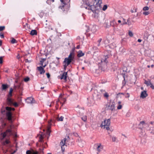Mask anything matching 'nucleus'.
Here are the masks:
<instances>
[{"mask_svg":"<svg viewBox=\"0 0 154 154\" xmlns=\"http://www.w3.org/2000/svg\"><path fill=\"white\" fill-rule=\"evenodd\" d=\"M61 98L62 99V96L60 95L59 96L58 100H57L56 101V108L57 109V108H58V107L59 106V102L60 103V101H61Z\"/></svg>","mask_w":154,"mask_h":154,"instance_id":"23","label":"nucleus"},{"mask_svg":"<svg viewBox=\"0 0 154 154\" xmlns=\"http://www.w3.org/2000/svg\"><path fill=\"white\" fill-rule=\"evenodd\" d=\"M38 152L37 151H34L33 150L32 151V154H38Z\"/></svg>","mask_w":154,"mask_h":154,"instance_id":"49","label":"nucleus"},{"mask_svg":"<svg viewBox=\"0 0 154 154\" xmlns=\"http://www.w3.org/2000/svg\"><path fill=\"white\" fill-rule=\"evenodd\" d=\"M37 69L40 72L41 74H43L45 72V70L43 67L42 66L37 67Z\"/></svg>","mask_w":154,"mask_h":154,"instance_id":"16","label":"nucleus"},{"mask_svg":"<svg viewBox=\"0 0 154 154\" xmlns=\"http://www.w3.org/2000/svg\"><path fill=\"white\" fill-rule=\"evenodd\" d=\"M143 14L145 15H147L149 14V12L148 11H144L143 13Z\"/></svg>","mask_w":154,"mask_h":154,"instance_id":"47","label":"nucleus"},{"mask_svg":"<svg viewBox=\"0 0 154 154\" xmlns=\"http://www.w3.org/2000/svg\"><path fill=\"white\" fill-rule=\"evenodd\" d=\"M121 102L119 101L118 102V106H117V109H121L122 108V106L121 105Z\"/></svg>","mask_w":154,"mask_h":154,"instance_id":"34","label":"nucleus"},{"mask_svg":"<svg viewBox=\"0 0 154 154\" xmlns=\"http://www.w3.org/2000/svg\"><path fill=\"white\" fill-rule=\"evenodd\" d=\"M81 118L83 121L85 122L87 120V117L86 116H85L82 117Z\"/></svg>","mask_w":154,"mask_h":154,"instance_id":"36","label":"nucleus"},{"mask_svg":"<svg viewBox=\"0 0 154 154\" xmlns=\"http://www.w3.org/2000/svg\"><path fill=\"white\" fill-rule=\"evenodd\" d=\"M66 138H64L61 140L60 142V145L61 147V149L63 152L64 151L65 147V146H66Z\"/></svg>","mask_w":154,"mask_h":154,"instance_id":"9","label":"nucleus"},{"mask_svg":"<svg viewBox=\"0 0 154 154\" xmlns=\"http://www.w3.org/2000/svg\"><path fill=\"white\" fill-rule=\"evenodd\" d=\"M86 6H85V8L87 9L90 10L93 13H94L95 11H98V9H97V8L95 5H86Z\"/></svg>","mask_w":154,"mask_h":154,"instance_id":"3","label":"nucleus"},{"mask_svg":"<svg viewBox=\"0 0 154 154\" xmlns=\"http://www.w3.org/2000/svg\"><path fill=\"white\" fill-rule=\"evenodd\" d=\"M107 109L112 111L114 109V102H110L109 103V104L107 105L106 106Z\"/></svg>","mask_w":154,"mask_h":154,"instance_id":"11","label":"nucleus"},{"mask_svg":"<svg viewBox=\"0 0 154 154\" xmlns=\"http://www.w3.org/2000/svg\"><path fill=\"white\" fill-rule=\"evenodd\" d=\"M127 24H128L129 26H130L131 25V22L129 20H127Z\"/></svg>","mask_w":154,"mask_h":154,"instance_id":"50","label":"nucleus"},{"mask_svg":"<svg viewBox=\"0 0 154 154\" xmlns=\"http://www.w3.org/2000/svg\"><path fill=\"white\" fill-rule=\"evenodd\" d=\"M144 84L146 85L147 86L150 85L152 84L150 80L149 79H147V80H144Z\"/></svg>","mask_w":154,"mask_h":154,"instance_id":"22","label":"nucleus"},{"mask_svg":"<svg viewBox=\"0 0 154 154\" xmlns=\"http://www.w3.org/2000/svg\"><path fill=\"white\" fill-rule=\"evenodd\" d=\"M13 89L12 88H11L8 97H11L12 96V93L13 91Z\"/></svg>","mask_w":154,"mask_h":154,"instance_id":"31","label":"nucleus"},{"mask_svg":"<svg viewBox=\"0 0 154 154\" xmlns=\"http://www.w3.org/2000/svg\"><path fill=\"white\" fill-rule=\"evenodd\" d=\"M112 141L115 142L116 141L117 138L116 137L113 136L112 137Z\"/></svg>","mask_w":154,"mask_h":154,"instance_id":"41","label":"nucleus"},{"mask_svg":"<svg viewBox=\"0 0 154 154\" xmlns=\"http://www.w3.org/2000/svg\"><path fill=\"white\" fill-rule=\"evenodd\" d=\"M94 147L96 148L97 151L98 152L97 154H98L102 149L103 146L100 143H97L94 145Z\"/></svg>","mask_w":154,"mask_h":154,"instance_id":"8","label":"nucleus"},{"mask_svg":"<svg viewBox=\"0 0 154 154\" xmlns=\"http://www.w3.org/2000/svg\"><path fill=\"white\" fill-rule=\"evenodd\" d=\"M63 63L64 64L63 67H67V66L69 65H67V64L66 63Z\"/></svg>","mask_w":154,"mask_h":154,"instance_id":"56","label":"nucleus"},{"mask_svg":"<svg viewBox=\"0 0 154 154\" xmlns=\"http://www.w3.org/2000/svg\"><path fill=\"white\" fill-rule=\"evenodd\" d=\"M72 61L71 60V59L66 57L65 58L64 60L63 61V63H66L67 64V65H69Z\"/></svg>","mask_w":154,"mask_h":154,"instance_id":"20","label":"nucleus"},{"mask_svg":"<svg viewBox=\"0 0 154 154\" xmlns=\"http://www.w3.org/2000/svg\"><path fill=\"white\" fill-rule=\"evenodd\" d=\"M137 41L138 42H141L142 41V40L140 39H138V40H137Z\"/></svg>","mask_w":154,"mask_h":154,"instance_id":"62","label":"nucleus"},{"mask_svg":"<svg viewBox=\"0 0 154 154\" xmlns=\"http://www.w3.org/2000/svg\"><path fill=\"white\" fill-rule=\"evenodd\" d=\"M144 123H145V122L143 121H141V122H140V124H142V125L144 124Z\"/></svg>","mask_w":154,"mask_h":154,"instance_id":"61","label":"nucleus"},{"mask_svg":"<svg viewBox=\"0 0 154 154\" xmlns=\"http://www.w3.org/2000/svg\"><path fill=\"white\" fill-rule=\"evenodd\" d=\"M61 2V6H60L59 8H60L63 11H64V7L70 1V0H60Z\"/></svg>","mask_w":154,"mask_h":154,"instance_id":"4","label":"nucleus"},{"mask_svg":"<svg viewBox=\"0 0 154 154\" xmlns=\"http://www.w3.org/2000/svg\"><path fill=\"white\" fill-rule=\"evenodd\" d=\"M107 5H104L102 8L103 10L104 11H105L107 9Z\"/></svg>","mask_w":154,"mask_h":154,"instance_id":"39","label":"nucleus"},{"mask_svg":"<svg viewBox=\"0 0 154 154\" xmlns=\"http://www.w3.org/2000/svg\"><path fill=\"white\" fill-rule=\"evenodd\" d=\"M98 11H95L94 13V16L95 18H97L98 16Z\"/></svg>","mask_w":154,"mask_h":154,"instance_id":"35","label":"nucleus"},{"mask_svg":"<svg viewBox=\"0 0 154 154\" xmlns=\"http://www.w3.org/2000/svg\"><path fill=\"white\" fill-rule=\"evenodd\" d=\"M50 126H49L48 127V129L47 130L46 134L48 136V137L50 136V133H51V130H50Z\"/></svg>","mask_w":154,"mask_h":154,"instance_id":"28","label":"nucleus"},{"mask_svg":"<svg viewBox=\"0 0 154 154\" xmlns=\"http://www.w3.org/2000/svg\"><path fill=\"white\" fill-rule=\"evenodd\" d=\"M10 143V141L8 139H7L5 141L2 142V143L3 146H6Z\"/></svg>","mask_w":154,"mask_h":154,"instance_id":"26","label":"nucleus"},{"mask_svg":"<svg viewBox=\"0 0 154 154\" xmlns=\"http://www.w3.org/2000/svg\"><path fill=\"white\" fill-rule=\"evenodd\" d=\"M37 31L35 30H32L31 31L30 34L32 35H37Z\"/></svg>","mask_w":154,"mask_h":154,"instance_id":"27","label":"nucleus"},{"mask_svg":"<svg viewBox=\"0 0 154 154\" xmlns=\"http://www.w3.org/2000/svg\"><path fill=\"white\" fill-rule=\"evenodd\" d=\"M17 150V149L16 150H14L13 152L11 153V154H14L15 153Z\"/></svg>","mask_w":154,"mask_h":154,"instance_id":"60","label":"nucleus"},{"mask_svg":"<svg viewBox=\"0 0 154 154\" xmlns=\"http://www.w3.org/2000/svg\"><path fill=\"white\" fill-rule=\"evenodd\" d=\"M10 127L11 129H8L6 130V132H5L2 134V137L1 138V140H3L6 137L7 135V133H9V135H13L15 137H17V134L16 132H13L11 130V128L13 127H14V126L11 125Z\"/></svg>","mask_w":154,"mask_h":154,"instance_id":"1","label":"nucleus"},{"mask_svg":"<svg viewBox=\"0 0 154 154\" xmlns=\"http://www.w3.org/2000/svg\"><path fill=\"white\" fill-rule=\"evenodd\" d=\"M33 98L31 97H28L26 100V102L28 103H33Z\"/></svg>","mask_w":154,"mask_h":154,"instance_id":"19","label":"nucleus"},{"mask_svg":"<svg viewBox=\"0 0 154 154\" xmlns=\"http://www.w3.org/2000/svg\"><path fill=\"white\" fill-rule=\"evenodd\" d=\"M75 57V53L74 49H73L72 51L70 52V54L67 58L71 59L72 61H73Z\"/></svg>","mask_w":154,"mask_h":154,"instance_id":"12","label":"nucleus"},{"mask_svg":"<svg viewBox=\"0 0 154 154\" xmlns=\"http://www.w3.org/2000/svg\"><path fill=\"white\" fill-rule=\"evenodd\" d=\"M95 1L97 2L95 5L97 7V9H98V10L101 9L102 8V0H95Z\"/></svg>","mask_w":154,"mask_h":154,"instance_id":"10","label":"nucleus"},{"mask_svg":"<svg viewBox=\"0 0 154 154\" xmlns=\"http://www.w3.org/2000/svg\"><path fill=\"white\" fill-rule=\"evenodd\" d=\"M29 80H30L29 78V77H27L25 78H24V80L25 82H27L29 81Z\"/></svg>","mask_w":154,"mask_h":154,"instance_id":"38","label":"nucleus"},{"mask_svg":"<svg viewBox=\"0 0 154 154\" xmlns=\"http://www.w3.org/2000/svg\"><path fill=\"white\" fill-rule=\"evenodd\" d=\"M5 29V26H0V31H1L4 30Z\"/></svg>","mask_w":154,"mask_h":154,"instance_id":"44","label":"nucleus"},{"mask_svg":"<svg viewBox=\"0 0 154 154\" xmlns=\"http://www.w3.org/2000/svg\"><path fill=\"white\" fill-rule=\"evenodd\" d=\"M67 72H63L62 75H61L60 79H64L65 81H66L67 80L66 79L67 77Z\"/></svg>","mask_w":154,"mask_h":154,"instance_id":"17","label":"nucleus"},{"mask_svg":"<svg viewBox=\"0 0 154 154\" xmlns=\"http://www.w3.org/2000/svg\"><path fill=\"white\" fill-rule=\"evenodd\" d=\"M7 102L9 105H11L13 104V100L11 99V97H8Z\"/></svg>","mask_w":154,"mask_h":154,"instance_id":"14","label":"nucleus"},{"mask_svg":"<svg viewBox=\"0 0 154 154\" xmlns=\"http://www.w3.org/2000/svg\"><path fill=\"white\" fill-rule=\"evenodd\" d=\"M110 124V119H108L104 120V121L102 122L100 125V127L103 128H106V130H109V126Z\"/></svg>","mask_w":154,"mask_h":154,"instance_id":"2","label":"nucleus"},{"mask_svg":"<svg viewBox=\"0 0 154 154\" xmlns=\"http://www.w3.org/2000/svg\"><path fill=\"white\" fill-rule=\"evenodd\" d=\"M125 97L126 98H127V97H130V95H129V94L128 93H127V94H126L125 95Z\"/></svg>","mask_w":154,"mask_h":154,"instance_id":"52","label":"nucleus"},{"mask_svg":"<svg viewBox=\"0 0 154 154\" xmlns=\"http://www.w3.org/2000/svg\"><path fill=\"white\" fill-rule=\"evenodd\" d=\"M3 120V119L2 118L0 119V122H1L2 128H4L6 125V123Z\"/></svg>","mask_w":154,"mask_h":154,"instance_id":"21","label":"nucleus"},{"mask_svg":"<svg viewBox=\"0 0 154 154\" xmlns=\"http://www.w3.org/2000/svg\"><path fill=\"white\" fill-rule=\"evenodd\" d=\"M46 75H47V77L48 78H49L50 77V74L49 73H47Z\"/></svg>","mask_w":154,"mask_h":154,"instance_id":"59","label":"nucleus"},{"mask_svg":"<svg viewBox=\"0 0 154 154\" xmlns=\"http://www.w3.org/2000/svg\"><path fill=\"white\" fill-rule=\"evenodd\" d=\"M148 95L146 92V91H144L141 92L140 97L141 98L144 99Z\"/></svg>","mask_w":154,"mask_h":154,"instance_id":"18","label":"nucleus"},{"mask_svg":"<svg viewBox=\"0 0 154 154\" xmlns=\"http://www.w3.org/2000/svg\"><path fill=\"white\" fill-rule=\"evenodd\" d=\"M104 96L106 98H108L109 95L106 92L104 94Z\"/></svg>","mask_w":154,"mask_h":154,"instance_id":"48","label":"nucleus"},{"mask_svg":"<svg viewBox=\"0 0 154 154\" xmlns=\"http://www.w3.org/2000/svg\"><path fill=\"white\" fill-rule=\"evenodd\" d=\"M3 57L1 56L0 57V64H2L3 63Z\"/></svg>","mask_w":154,"mask_h":154,"instance_id":"46","label":"nucleus"},{"mask_svg":"<svg viewBox=\"0 0 154 154\" xmlns=\"http://www.w3.org/2000/svg\"><path fill=\"white\" fill-rule=\"evenodd\" d=\"M4 71L6 72H8V70L7 69H5L4 70Z\"/></svg>","mask_w":154,"mask_h":154,"instance_id":"63","label":"nucleus"},{"mask_svg":"<svg viewBox=\"0 0 154 154\" xmlns=\"http://www.w3.org/2000/svg\"><path fill=\"white\" fill-rule=\"evenodd\" d=\"M144 38L145 40L149 41H152L153 40V36L152 34H149L147 32H146L144 35Z\"/></svg>","mask_w":154,"mask_h":154,"instance_id":"5","label":"nucleus"},{"mask_svg":"<svg viewBox=\"0 0 154 154\" xmlns=\"http://www.w3.org/2000/svg\"><path fill=\"white\" fill-rule=\"evenodd\" d=\"M149 8L148 6H145L143 8V11H146L149 10Z\"/></svg>","mask_w":154,"mask_h":154,"instance_id":"40","label":"nucleus"},{"mask_svg":"<svg viewBox=\"0 0 154 154\" xmlns=\"http://www.w3.org/2000/svg\"><path fill=\"white\" fill-rule=\"evenodd\" d=\"M0 35L1 38H4V36L3 34L2 33H1L0 34Z\"/></svg>","mask_w":154,"mask_h":154,"instance_id":"53","label":"nucleus"},{"mask_svg":"<svg viewBox=\"0 0 154 154\" xmlns=\"http://www.w3.org/2000/svg\"><path fill=\"white\" fill-rule=\"evenodd\" d=\"M91 31L92 32L94 33L96 32L97 29H96V26H93L91 28Z\"/></svg>","mask_w":154,"mask_h":154,"instance_id":"33","label":"nucleus"},{"mask_svg":"<svg viewBox=\"0 0 154 154\" xmlns=\"http://www.w3.org/2000/svg\"><path fill=\"white\" fill-rule=\"evenodd\" d=\"M17 41L14 38H12V40L11 41V42L12 44H14L17 42Z\"/></svg>","mask_w":154,"mask_h":154,"instance_id":"37","label":"nucleus"},{"mask_svg":"<svg viewBox=\"0 0 154 154\" xmlns=\"http://www.w3.org/2000/svg\"><path fill=\"white\" fill-rule=\"evenodd\" d=\"M44 137V135L43 134L40 135L39 137V142H42L43 141Z\"/></svg>","mask_w":154,"mask_h":154,"instance_id":"32","label":"nucleus"},{"mask_svg":"<svg viewBox=\"0 0 154 154\" xmlns=\"http://www.w3.org/2000/svg\"><path fill=\"white\" fill-rule=\"evenodd\" d=\"M76 48L78 49H79L80 48V45H77L76 47Z\"/></svg>","mask_w":154,"mask_h":154,"instance_id":"64","label":"nucleus"},{"mask_svg":"<svg viewBox=\"0 0 154 154\" xmlns=\"http://www.w3.org/2000/svg\"><path fill=\"white\" fill-rule=\"evenodd\" d=\"M13 105L15 107H16L18 106V104L17 103H13Z\"/></svg>","mask_w":154,"mask_h":154,"instance_id":"54","label":"nucleus"},{"mask_svg":"<svg viewBox=\"0 0 154 154\" xmlns=\"http://www.w3.org/2000/svg\"><path fill=\"white\" fill-rule=\"evenodd\" d=\"M85 54L81 50H79L78 52L77 57H80L84 56Z\"/></svg>","mask_w":154,"mask_h":154,"instance_id":"25","label":"nucleus"},{"mask_svg":"<svg viewBox=\"0 0 154 154\" xmlns=\"http://www.w3.org/2000/svg\"><path fill=\"white\" fill-rule=\"evenodd\" d=\"M66 101V100L65 99L62 98V99L61 98V101H60V103L61 104V106H63V105L64 104Z\"/></svg>","mask_w":154,"mask_h":154,"instance_id":"29","label":"nucleus"},{"mask_svg":"<svg viewBox=\"0 0 154 154\" xmlns=\"http://www.w3.org/2000/svg\"><path fill=\"white\" fill-rule=\"evenodd\" d=\"M6 116L8 119L10 121L12 120V114L10 111H8L6 113Z\"/></svg>","mask_w":154,"mask_h":154,"instance_id":"15","label":"nucleus"},{"mask_svg":"<svg viewBox=\"0 0 154 154\" xmlns=\"http://www.w3.org/2000/svg\"><path fill=\"white\" fill-rule=\"evenodd\" d=\"M149 86L152 89H154V86L152 84Z\"/></svg>","mask_w":154,"mask_h":154,"instance_id":"57","label":"nucleus"},{"mask_svg":"<svg viewBox=\"0 0 154 154\" xmlns=\"http://www.w3.org/2000/svg\"><path fill=\"white\" fill-rule=\"evenodd\" d=\"M52 1L53 2H54V0H47L46 1V2L48 4H51V2Z\"/></svg>","mask_w":154,"mask_h":154,"instance_id":"42","label":"nucleus"},{"mask_svg":"<svg viewBox=\"0 0 154 154\" xmlns=\"http://www.w3.org/2000/svg\"><path fill=\"white\" fill-rule=\"evenodd\" d=\"M26 154H32V151H31L30 150H28L26 152Z\"/></svg>","mask_w":154,"mask_h":154,"instance_id":"51","label":"nucleus"},{"mask_svg":"<svg viewBox=\"0 0 154 154\" xmlns=\"http://www.w3.org/2000/svg\"><path fill=\"white\" fill-rule=\"evenodd\" d=\"M102 38H100V39H99L97 41V42L98 43H100V42H101V41H102Z\"/></svg>","mask_w":154,"mask_h":154,"instance_id":"58","label":"nucleus"},{"mask_svg":"<svg viewBox=\"0 0 154 154\" xmlns=\"http://www.w3.org/2000/svg\"><path fill=\"white\" fill-rule=\"evenodd\" d=\"M9 86L7 84H3L2 85V90L5 91L9 87Z\"/></svg>","mask_w":154,"mask_h":154,"instance_id":"24","label":"nucleus"},{"mask_svg":"<svg viewBox=\"0 0 154 154\" xmlns=\"http://www.w3.org/2000/svg\"><path fill=\"white\" fill-rule=\"evenodd\" d=\"M63 117L61 116L59 118L58 120L62 121L63 120Z\"/></svg>","mask_w":154,"mask_h":154,"instance_id":"45","label":"nucleus"},{"mask_svg":"<svg viewBox=\"0 0 154 154\" xmlns=\"http://www.w3.org/2000/svg\"><path fill=\"white\" fill-rule=\"evenodd\" d=\"M5 109L7 111H10L12 109L13 110H14V109L13 108L12 109L11 107H3L1 109V112L2 113H4L5 111Z\"/></svg>","mask_w":154,"mask_h":154,"instance_id":"13","label":"nucleus"},{"mask_svg":"<svg viewBox=\"0 0 154 154\" xmlns=\"http://www.w3.org/2000/svg\"><path fill=\"white\" fill-rule=\"evenodd\" d=\"M14 89L16 91L18 90L20 95H22V91L23 90L22 86H21V84H19L18 85L14 86Z\"/></svg>","mask_w":154,"mask_h":154,"instance_id":"7","label":"nucleus"},{"mask_svg":"<svg viewBox=\"0 0 154 154\" xmlns=\"http://www.w3.org/2000/svg\"><path fill=\"white\" fill-rule=\"evenodd\" d=\"M130 37H132L133 36V33L131 31H129V33H128Z\"/></svg>","mask_w":154,"mask_h":154,"instance_id":"43","label":"nucleus"},{"mask_svg":"<svg viewBox=\"0 0 154 154\" xmlns=\"http://www.w3.org/2000/svg\"><path fill=\"white\" fill-rule=\"evenodd\" d=\"M116 24V22L115 20H112L110 22L111 26L113 27H114Z\"/></svg>","mask_w":154,"mask_h":154,"instance_id":"30","label":"nucleus"},{"mask_svg":"<svg viewBox=\"0 0 154 154\" xmlns=\"http://www.w3.org/2000/svg\"><path fill=\"white\" fill-rule=\"evenodd\" d=\"M123 20L124 21L123 22V23L122 24V25H123L127 24V22H125V20L124 19H123Z\"/></svg>","mask_w":154,"mask_h":154,"instance_id":"55","label":"nucleus"},{"mask_svg":"<svg viewBox=\"0 0 154 154\" xmlns=\"http://www.w3.org/2000/svg\"><path fill=\"white\" fill-rule=\"evenodd\" d=\"M110 56L109 54H107L104 55L103 57L101 60V62L102 63H103L105 65H106L107 62L106 59L108 58Z\"/></svg>","mask_w":154,"mask_h":154,"instance_id":"6","label":"nucleus"}]
</instances>
